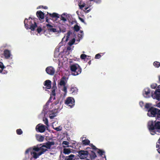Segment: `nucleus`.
Segmentation results:
<instances>
[{"label":"nucleus","instance_id":"obj_60","mask_svg":"<svg viewBox=\"0 0 160 160\" xmlns=\"http://www.w3.org/2000/svg\"><path fill=\"white\" fill-rule=\"evenodd\" d=\"M88 63L89 64V65H90L91 64V60H90L88 62Z\"/></svg>","mask_w":160,"mask_h":160},{"label":"nucleus","instance_id":"obj_14","mask_svg":"<svg viewBox=\"0 0 160 160\" xmlns=\"http://www.w3.org/2000/svg\"><path fill=\"white\" fill-rule=\"evenodd\" d=\"M150 93V89L148 88H146L144 89L143 92V95L145 97H147V96Z\"/></svg>","mask_w":160,"mask_h":160},{"label":"nucleus","instance_id":"obj_18","mask_svg":"<svg viewBox=\"0 0 160 160\" xmlns=\"http://www.w3.org/2000/svg\"><path fill=\"white\" fill-rule=\"evenodd\" d=\"M44 137L41 135H36V139L37 140L40 142H42L44 140Z\"/></svg>","mask_w":160,"mask_h":160},{"label":"nucleus","instance_id":"obj_45","mask_svg":"<svg viewBox=\"0 0 160 160\" xmlns=\"http://www.w3.org/2000/svg\"><path fill=\"white\" fill-rule=\"evenodd\" d=\"M158 93H160V88H158V89L156 90V91H155L154 93L155 94H158Z\"/></svg>","mask_w":160,"mask_h":160},{"label":"nucleus","instance_id":"obj_6","mask_svg":"<svg viewBox=\"0 0 160 160\" xmlns=\"http://www.w3.org/2000/svg\"><path fill=\"white\" fill-rule=\"evenodd\" d=\"M65 104L68 105L71 108L73 107L75 105V100L72 97H68L67 98L65 101Z\"/></svg>","mask_w":160,"mask_h":160},{"label":"nucleus","instance_id":"obj_3","mask_svg":"<svg viewBox=\"0 0 160 160\" xmlns=\"http://www.w3.org/2000/svg\"><path fill=\"white\" fill-rule=\"evenodd\" d=\"M25 27L27 29H29L34 31L35 28L37 27V23L34 20H32L31 17L28 19H25L24 21Z\"/></svg>","mask_w":160,"mask_h":160},{"label":"nucleus","instance_id":"obj_15","mask_svg":"<svg viewBox=\"0 0 160 160\" xmlns=\"http://www.w3.org/2000/svg\"><path fill=\"white\" fill-rule=\"evenodd\" d=\"M75 156L74 155L71 154L68 156H66L65 160H76Z\"/></svg>","mask_w":160,"mask_h":160},{"label":"nucleus","instance_id":"obj_39","mask_svg":"<svg viewBox=\"0 0 160 160\" xmlns=\"http://www.w3.org/2000/svg\"><path fill=\"white\" fill-rule=\"evenodd\" d=\"M44 122V123L47 125V126H48V119L47 118H45L43 119V120Z\"/></svg>","mask_w":160,"mask_h":160},{"label":"nucleus","instance_id":"obj_54","mask_svg":"<svg viewBox=\"0 0 160 160\" xmlns=\"http://www.w3.org/2000/svg\"><path fill=\"white\" fill-rule=\"evenodd\" d=\"M156 106L158 107H159V108H160V102H159L158 103Z\"/></svg>","mask_w":160,"mask_h":160},{"label":"nucleus","instance_id":"obj_43","mask_svg":"<svg viewBox=\"0 0 160 160\" xmlns=\"http://www.w3.org/2000/svg\"><path fill=\"white\" fill-rule=\"evenodd\" d=\"M157 86L156 84H153L151 85V87L152 89H155Z\"/></svg>","mask_w":160,"mask_h":160},{"label":"nucleus","instance_id":"obj_38","mask_svg":"<svg viewBox=\"0 0 160 160\" xmlns=\"http://www.w3.org/2000/svg\"><path fill=\"white\" fill-rule=\"evenodd\" d=\"M101 57V56L100 53H98L96 55L95 57V58L96 59H98L100 58Z\"/></svg>","mask_w":160,"mask_h":160},{"label":"nucleus","instance_id":"obj_61","mask_svg":"<svg viewBox=\"0 0 160 160\" xmlns=\"http://www.w3.org/2000/svg\"><path fill=\"white\" fill-rule=\"evenodd\" d=\"M41 7H43V6H39V8H40Z\"/></svg>","mask_w":160,"mask_h":160},{"label":"nucleus","instance_id":"obj_27","mask_svg":"<svg viewBox=\"0 0 160 160\" xmlns=\"http://www.w3.org/2000/svg\"><path fill=\"white\" fill-rule=\"evenodd\" d=\"M82 142L83 143V144L84 145H88L90 143V141L88 139H85L82 141Z\"/></svg>","mask_w":160,"mask_h":160},{"label":"nucleus","instance_id":"obj_40","mask_svg":"<svg viewBox=\"0 0 160 160\" xmlns=\"http://www.w3.org/2000/svg\"><path fill=\"white\" fill-rule=\"evenodd\" d=\"M90 146L92 147V148L94 151H95L96 149H97V148L95 146L93 145V144H90Z\"/></svg>","mask_w":160,"mask_h":160},{"label":"nucleus","instance_id":"obj_62","mask_svg":"<svg viewBox=\"0 0 160 160\" xmlns=\"http://www.w3.org/2000/svg\"><path fill=\"white\" fill-rule=\"evenodd\" d=\"M90 1L96 2L95 0H89Z\"/></svg>","mask_w":160,"mask_h":160},{"label":"nucleus","instance_id":"obj_1","mask_svg":"<svg viewBox=\"0 0 160 160\" xmlns=\"http://www.w3.org/2000/svg\"><path fill=\"white\" fill-rule=\"evenodd\" d=\"M151 104L149 103H146L145 107L147 109V115L150 117H156L158 119L160 118V109L151 107Z\"/></svg>","mask_w":160,"mask_h":160},{"label":"nucleus","instance_id":"obj_33","mask_svg":"<svg viewBox=\"0 0 160 160\" xmlns=\"http://www.w3.org/2000/svg\"><path fill=\"white\" fill-rule=\"evenodd\" d=\"M0 68H1L0 72H2L3 71V69L4 68V66L3 65V63L1 62H0Z\"/></svg>","mask_w":160,"mask_h":160},{"label":"nucleus","instance_id":"obj_24","mask_svg":"<svg viewBox=\"0 0 160 160\" xmlns=\"http://www.w3.org/2000/svg\"><path fill=\"white\" fill-rule=\"evenodd\" d=\"M71 152L70 149H66V148H64L63 150V152L65 154H69L71 153Z\"/></svg>","mask_w":160,"mask_h":160},{"label":"nucleus","instance_id":"obj_2","mask_svg":"<svg viewBox=\"0 0 160 160\" xmlns=\"http://www.w3.org/2000/svg\"><path fill=\"white\" fill-rule=\"evenodd\" d=\"M149 131L152 135H154L157 132H160V122L155 121L154 122L152 121L151 124L148 125Z\"/></svg>","mask_w":160,"mask_h":160},{"label":"nucleus","instance_id":"obj_56","mask_svg":"<svg viewBox=\"0 0 160 160\" xmlns=\"http://www.w3.org/2000/svg\"><path fill=\"white\" fill-rule=\"evenodd\" d=\"M157 151H158V152L160 153V147H159V148L158 149Z\"/></svg>","mask_w":160,"mask_h":160},{"label":"nucleus","instance_id":"obj_46","mask_svg":"<svg viewBox=\"0 0 160 160\" xmlns=\"http://www.w3.org/2000/svg\"><path fill=\"white\" fill-rule=\"evenodd\" d=\"M63 86L64 87L63 89H62V90L64 91V92L66 93L67 92V87L65 86Z\"/></svg>","mask_w":160,"mask_h":160},{"label":"nucleus","instance_id":"obj_36","mask_svg":"<svg viewBox=\"0 0 160 160\" xmlns=\"http://www.w3.org/2000/svg\"><path fill=\"white\" fill-rule=\"evenodd\" d=\"M87 56L86 54H82L81 55L80 58L82 59H86Z\"/></svg>","mask_w":160,"mask_h":160},{"label":"nucleus","instance_id":"obj_31","mask_svg":"<svg viewBox=\"0 0 160 160\" xmlns=\"http://www.w3.org/2000/svg\"><path fill=\"white\" fill-rule=\"evenodd\" d=\"M64 15H65V13H63L61 16V20L64 22H65L67 21V19L66 18L63 16Z\"/></svg>","mask_w":160,"mask_h":160},{"label":"nucleus","instance_id":"obj_19","mask_svg":"<svg viewBox=\"0 0 160 160\" xmlns=\"http://www.w3.org/2000/svg\"><path fill=\"white\" fill-rule=\"evenodd\" d=\"M31 154L32 155L33 158L35 159H37L39 156L41 155L39 154V152L37 153L35 152H31Z\"/></svg>","mask_w":160,"mask_h":160},{"label":"nucleus","instance_id":"obj_35","mask_svg":"<svg viewBox=\"0 0 160 160\" xmlns=\"http://www.w3.org/2000/svg\"><path fill=\"white\" fill-rule=\"evenodd\" d=\"M48 31L50 32H57V29L56 28H48Z\"/></svg>","mask_w":160,"mask_h":160},{"label":"nucleus","instance_id":"obj_5","mask_svg":"<svg viewBox=\"0 0 160 160\" xmlns=\"http://www.w3.org/2000/svg\"><path fill=\"white\" fill-rule=\"evenodd\" d=\"M70 68L72 72V74L73 76L78 75L82 72V69L78 64H72L70 66Z\"/></svg>","mask_w":160,"mask_h":160},{"label":"nucleus","instance_id":"obj_9","mask_svg":"<svg viewBox=\"0 0 160 160\" xmlns=\"http://www.w3.org/2000/svg\"><path fill=\"white\" fill-rule=\"evenodd\" d=\"M46 71L48 74L51 75H53L55 72V69L51 66L47 67Z\"/></svg>","mask_w":160,"mask_h":160},{"label":"nucleus","instance_id":"obj_26","mask_svg":"<svg viewBox=\"0 0 160 160\" xmlns=\"http://www.w3.org/2000/svg\"><path fill=\"white\" fill-rule=\"evenodd\" d=\"M153 65L155 67L158 68L160 66V63L158 61H155L153 62Z\"/></svg>","mask_w":160,"mask_h":160},{"label":"nucleus","instance_id":"obj_53","mask_svg":"<svg viewBox=\"0 0 160 160\" xmlns=\"http://www.w3.org/2000/svg\"><path fill=\"white\" fill-rule=\"evenodd\" d=\"M46 22H48L49 20L48 18V16H46Z\"/></svg>","mask_w":160,"mask_h":160},{"label":"nucleus","instance_id":"obj_16","mask_svg":"<svg viewBox=\"0 0 160 160\" xmlns=\"http://www.w3.org/2000/svg\"><path fill=\"white\" fill-rule=\"evenodd\" d=\"M44 148H45L44 147H42V145L39 147V151H40L39 152V155H41L47 151V149Z\"/></svg>","mask_w":160,"mask_h":160},{"label":"nucleus","instance_id":"obj_30","mask_svg":"<svg viewBox=\"0 0 160 160\" xmlns=\"http://www.w3.org/2000/svg\"><path fill=\"white\" fill-rule=\"evenodd\" d=\"M74 30L76 32H78L80 30V27L77 24L74 25Z\"/></svg>","mask_w":160,"mask_h":160},{"label":"nucleus","instance_id":"obj_41","mask_svg":"<svg viewBox=\"0 0 160 160\" xmlns=\"http://www.w3.org/2000/svg\"><path fill=\"white\" fill-rule=\"evenodd\" d=\"M69 143L67 141H63L62 142L63 145H67V147H69L70 146L68 145Z\"/></svg>","mask_w":160,"mask_h":160},{"label":"nucleus","instance_id":"obj_21","mask_svg":"<svg viewBox=\"0 0 160 160\" xmlns=\"http://www.w3.org/2000/svg\"><path fill=\"white\" fill-rule=\"evenodd\" d=\"M57 88V87L56 86V84L52 86V94L51 95V96L52 95L53 96L55 97L56 96V92H55V90Z\"/></svg>","mask_w":160,"mask_h":160},{"label":"nucleus","instance_id":"obj_25","mask_svg":"<svg viewBox=\"0 0 160 160\" xmlns=\"http://www.w3.org/2000/svg\"><path fill=\"white\" fill-rule=\"evenodd\" d=\"M72 34V32L70 31H69L68 32L66 36V42H67L68 40L70 34Z\"/></svg>","mask_w":160,"mask_h":160},{"label":"nucleus","instance_id":"obj_64","mask_svg":"<svg viewBox=\"0 0 160 160\" xmlns=\"http://www.w3.org/2000/svg\"><path fill=\"white\" fill-rule=\"evenodd\" d=\"M158 88H160V85H159V86H158Z\"/></svg>","mask_w":160,"mask_h":160},{"label":"nucleus","instance_id":"obj_28","mask_svg":"<svg viewBox=\"0 0 160 160\" xmlns=\"http://www.w3.org/2000/svg\"><path fill=\"white\" fill-rule=\"evenodd\" d=\"M75 42V39L74 38L71 40H70L68 42V44L71 47V46Z\"/></svg>","mask_w":160,"mask_h":160},{"label":"nucleus","instance_id":"obj_22","mask_svg":"<svg viewBox=\"0 0 160 160\" xmlns=\"http://www.w3.org/2000/svg\"><path fill=\"white\" fill-rule=\"evenodd\" d=\"M71 91L72 94H76L78 91V89L76 88H72L71 89Z\"/></svg>","mask_w":160,"mask_h":160},{"label":"nucleus","instance_id":"obj_37","mask_svg":"<svg viewBox=\"0 0 160 160\" xmlns=\"http://www.w3.org/2000/svg\"><path fill=\"white\" fill-rule=\"evenodd\" d=\"M16 132L18 135H21L22 133V132L21 129H18L16 130Z\"/></svg>","mask_w":160,"mask_h":160},{"label":"nucleus","instance_id":"obj_20","mask_svg":"<svg viewBox=\"0 0 160 160\" xmlns=\"http://www.w3.org/2000/svg\"><path fill=\"white\" fill-rule=\"evenodd\" d=\"M95 151L99 155L101 156H102V155H104L105 152L98 149V148H97V149H96Z\"/></svg>","mask_w":160,"mask_h":160},{"label":"nucleus","instance_id":"obj_63","mask_svg":"<svg viewBox=\"0 0 160 160\" xmlns=\"http://www.w3.org/2000/svg\"><path fill=\"white\" fill-rule=\"evenodd\" d=\"M158 79H159V81H160V76H159Z\"/></svg>","mask_w":160,"mask_h":160},{"label":"nucleus","instance_id":"obj_47","mask_svg":"<svg viewBox=\"0 0 160 160\" xmlns=\"http://www.w3.org/2000/svg\"><path fill=\"white\" fill-rule=\"evenodd\" d=\"M54 129L57 131H59L61 130V129L60 128V127H57L54 128Z\"/></svg>","mask_w":160,"mask_h":160},{"label":"nucleus","instance_id":"obj_55","mask_svg":"<svg viewBox=\"0 0 160 160\" xmlns=\"http://www.w3.org/2000/svg\"><path fill=\"white\" fill-rule=\"evenodd\" d=\"M71 49V48L70 47H68L67 48V50H70Z\"/></svg>","mask_w":160,"mask_h":160},{"label":"nucleus","instance_id":"obj_12","mask_svg":"<svg viewBox=\"0 0 160 160\" xmlns=\"http://www.w3.org/2000/svg\"><path fill=\"white\" fill-rule=\"evenodd\" d=\"M51 82L49 80H47L44 82V86H46V90L47 89H50L51 88Z\"/></svg>","mask_w":160,"mask_h":160},{"label":"nucleus","instance_id":"obj_42","mask_svg":"<svg viewBox=\"0 0 160 160\" xmlns=\"http://www.w3.org/2000/svg\"><path fill=\"white\" fill-rule=\"evenodd\" d=\"M33 150L36 152H38L39 151V147H35L33 148Z\"/></svg>","mask_w":160,"mask_h":160},{"label":"nucleus","instance_id":"obj_29","mask_svg":"<svg viewBox=\"0 0 160 160\" xmlns=\"http://www.w3.org/2000/svg\"><path fill=\"white\" fill-rule=\"evenodd\" d=\"M66 31V28L63 26H61L59 28V31L60 32H64Z\"/></svg>","mask_w":160,"mask_h":160},{"label":"nucleus","instance_id":"obj_59","mask_svg":"<svg viewBox=\"0 0 160 160\" xmlns=\"http://www.w3.org/2000/svg\"><path fill=\"white\" fill-rule=\"evenodd\" d=\"M29 152V150H27L25 152L26 153H28Z\"/></svg>","mask_w":160,"mask_h":160},{"label":"nucleus","instance_id":"obj_50","mask_svg":"<svg viewBox=\"0 0 160 160\" xmlns=\"http://www.w3.org/2000/svg\"><path fill=\"white\" fill-rule=\"evenodd\" d=\"M85 4L84 3H83V4H81V5H79V7H80V8H81V9H82V8H83V7H84V6H85Z\"/></svg>","mask_w":160,"mask_h":160},{"label":"nucleus","instance_id":"obj_11","mask_svg":"<svg viewBox=\"0 0 160 160\" xmlns=\"http://www.w3.org/2000/svg\"><path fill=\"white\" fill-rule=\"evenodd\" d=\"M3 55L5 58L9 59L11 55L10 51L8 49L5 50L3 51Z\"/></svg>","mask_w":160,"mask_h":160},{"label":"nucleus","instance_id":"obj_13","mask_svg":"<svg viewBox=\"0 0 160 160\" xmlns=\"http://www.w3.org/2000/svg\"><path fill=\"white\" fill-rule=\"evenodd\" d=\"M36 14L39 18V19L41 20L44 19V13L43 12L41 11H38L36 13Z\"/></svg>","mask_w":160,"mask_h":160},{"label":"nucleus","instance_id":"obj_4","mask_svg":"<svg viewBox=\"0 0 160 160\" xmlns=\"http://www.w3.org/2000/svg\"><path fill=\"white\" fill-rule=\"evenodd\" d=\"M59 104H60L59 103L58 100H56L52 104V105L53 107H55L54 109L53 110H52L50 112L51 113L49 114L50 118L53 119L54 117L57 116L58 113V110L59 108L58 107Z\"/></svg>","mask_w":160,"mask_h":160},{"label":"nucleus","instance_id":"obj_48","mask_svg":"<svg viewBox=\"0 0 160 160\" xmlns=\"http://www.w3.org/2000/svg\"><path fill=\"white\" fill-rule=\"evenodd\" d=\"M46 26H47V28L48 29L49 28H52L53 27V26L51 25V24H47Z\"/></svg>","mask_w":160,"mask_h":160},{"label":"nucleus","instance_id":"obj_23","mask_svg":"<svg viewBox=\"0 0 160 160\" xmlns=\"http://www.w3.org/2000/svg\"><path fill=\"white\" fill-rule=\"evenodd\" d=\"M92 153L90 155V158L91 159H95L97 157V156L95 153L93 151H92Z\"/></svg>","mask_w":160,"mask_h":160},{"label":"nucleus","instance_id":"obj_34","mask_svg":"<svg viewBox=\"0 0 160 160\" xmlns=\"http://www.w3.org/2000/svg\"><path fill=\"white\" fill-rule=\"evenodd\" d=\"M155 98L158 101L160 100V93L155 94Z\"/></svg>","mask_w":160,"mask_h":160},{"label":"nucleus","instance_id":"obj_49","mask_svg":"<svg viewBox=\"0 0 160 160\" xmlns=\"http://www.w3.org/2000/svg\"><path fill=\"white\" fill-rule=\"evenodd\" d=\"M139 104L140 106L141 107H142L143 106L144 103L143 101H140L139 102Z\"/></svg>","mask_w":160,"mask_h":160},{"label":"nucleus","instance_id":"obj_8","mask_svg":"<svg viewBox=\"0 0 160 160\" xmlns=\"http://www.w3.org/2000/svg\"><path fill=\"white\" fill-rule=\"evenodd\" d=\"M46 127L43 125H41V124H38L36 127V130L39 132L42 133L44 132L46 129Z\"/></svg>","mask_w":160,"mask_h":160},{"label":"nucleus","instance_id":"obj_17","mask_svg":"<svg viewBox=\"0 0 160 160\" xmlns=\"http://www.w3.org/2000/svg\"><path fill=\"white\" fill-rule=\"evenodd\" d=\"M47 13H48V14H47V15H49V16L52 17V18H59V15L56 13L54 12L52 14L49 13L48 12Z\"/></svg>","mask_w":160,"mask_h":160},{"label":"nucleus","instance_id":"obj_7","mask_svg":"<svg viewBox=\"0 0 160 160\" xmlns=\"http://www.w3.org/2000/svg\"><path fill=\"white\" fill-rule=\"evenodd\" d=\"M78 155L81 159H83L86 158L88 157V152L87 151H80L78 152Z\"/></svg>","mask_w":160,"mask_h":160},{"label":"nucleus","instance_id":"obj_58","mask_svg":"<svg viewBox=\"0 0 160 160\" xmlns=\"http://www.w3.org/2000/svg\"><path fill=\"white\" fill-rule=\"evenodd\" d=\"M44 9H47V8H48L47 6H44V7H43H43Z\"/></svg>","mask_w":160,"mask_h":160},{"label":"nucleus","instance_id":"obj_52","mask_svg":"<svg viewBox=\"0 0 160 160\" xmlns=\"http://www.w3.org/2000/svg\"><path fill=\"white\" fill-rule=\"evenodd\" d=\"M51 100H52V97L51 96L49 99L48 100V102H49V103L51 102Z\"/></svg>","mask_w":160,"mask_h":160},{"label":"nucleus","instance_id":"obj_57","mask_svg":"<svg viewBox=\"0 0 160 160\" xmlns=\"http://www.w3.org/2000/svg\"><path fill=\"white\" fill-rule=\"evenodd\" d=\"M49 102H48V101L46 103V105L47 106V107H48V105H49Z\"/></svg>","mask_w":160,"mask_h":160},{"label":"nucleus","instance_id":"obj_51","mask_svg":"<svg viewBox=\"0 0 160 160\" xmlns=\"http://www.w3.org/2000/svg\"><path fill=\"white\" fill-rule=\"evenodd\" d=\"M79 19L82 22H84V20L83 18H80V17H79Z\"/></svg>","mask_w":160,"mask_h":160},{"label":"nucleus","instance_id":"obj_10","mask_svg":"<svg viewBox=\"0 0 160 160\" xmlns=\"http://www.w3.org/2000/svg\"><path fill=\"white\" fill-rule=\"evenodd\" d=\"M54 144L55 142H48L45 143V144L42 145V147H44L48 149H50L51 146Z\"/></svg>","mask_w":160,"mask_h":160},{"label":"nucleus","instance_id":"obj_32","mask_svg":"<svg viewBox=\"0 0 160 160\" xmlns=\"http://www.w3.org/2000/svg\"><path fill=\"white\" fill-rule=\"evenodd\" d=\"M59 84L61 86H65V82L63 79H62L60 80Z\"/></svg>","mask_w":160,"mask_h":160},{"label":"nucleus","instance_id":"obj_44","mask_svg":"<svg viewBox=\"0 0 160 160\" xmlns=\"http://www.w3.org/2000/svg\"><path fill=\"white\" fill-rule=\"evenodd\" d=\"M42 30L41 27H38L37 29V32L38 33H40Z\"/></svg>","mask_w":160,"mask_h":160}]
</instances>
